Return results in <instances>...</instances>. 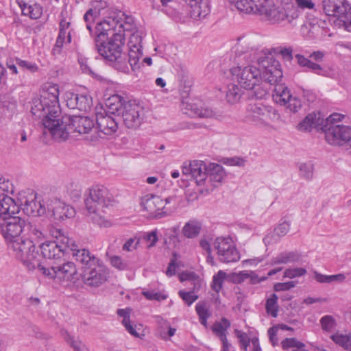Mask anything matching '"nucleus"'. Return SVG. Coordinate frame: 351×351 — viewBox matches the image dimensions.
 <instances>
[{"label": "nucleus", "instance_id": "c9c22d12", "mask_svg": "<svg viewBox=\"0 0 351 351\" xmlns=\"http://www.w3.org/2000/svg\"><path fill=\"white\" fill-rule=\"evenodd\" d=\"M344 117V114L337 112L332 113L327 118H324L322 115L321 123L324 125L323 132L325 133V136L326 135L327 129H329L332 125H337V123L341 121Z\"/></svg>", "mask_w": 351, "mask_h": 351}, {"label": "nucleus", "instance_id": "58836bf2", "mask_svg": "<svg viewBox=\"0 0 351 351\" xmlns=\"http://www.w3.org/2000/svg\"><path fill=\"white\" fill-rule=\"evenodd\" d=\"M228 90L226 92V99L228 103L235 104L238 102L241 97L242 90L234 84H230L228 85Z\"/></svg>", "mask_w": 351, "mask_h": 351}, {"label": "nucleus", "instance_id": "bf43d9fd", "mask_svg": "<svg viewBox=\"0 0 351 351\" xmlns=\"http://www.w3.org/2000/svg\"><path fill=\"white\" fill-rule=\"evenodd\" d=\"M305 68L308 69L309 71L313 72L315 74L320 75H325V71L322 68V66L311 60H309L308 63H307Z\"/></svg>", "mask_w": 351, "mask_h": 351}, {"label": "nucleus", "instance_id": "5701e85b", "mask_svg": "<svg viewBox=\"0 0 351 351\" xmlns=\"http://www.w3.org/2000/svg\"><path fill=\"white\" fill-rule=\"evenodd\" d=\"M322 114L313 112L308 114L298 125V130L302 132L311 131L312 128L323 132V125L321 123Z\"/></svg>", "mask_w": 351, "mask_h": 351}, {"label": "nucleus", "instance_id": "a878e982", "mask_svg": "<svg viewBox=\"0 0 351 351\" xmlns=\"http://www.w3.org/2000/svg\"><path fill=\"white\" fill-rule=\"evenodd\" d=\"M19 212V206L13 198L6 194L0 195V219Z\"/></svg>", "mask_w": 351, "mask_h": 351}, {"label": "nucleus", "instance_id": "774afa93", "mask_svg": "<svg viewBox=\"0 0 351 351\" xmlns=\"http://www.w3.org/2000/svg\"><path fill=\"white\" fill-rule=\"evenodd\" d=\"M295 3L300 9H313L315 3L311 0H295Z\"/></svg>", "mask_w": 351, "mask_h": 351}, {"label": "nucleus", "instance_id": "bb28decb", "mask_svg": "<svg viewBox=\"0 0 351 351\" xmlns=\"http://www.w3.org/2000/svg\"><path fill=\"white\" fill-rule=\"evenodd\" d=\"M281 79L282 77L276 83L274 84L275 87L274 90L273 98L277 104L281 106H285L291 97H293V95L290 93V90L287 86H286L284 84L280 83ZM270 84L273 85V84Z\"/></svg>", "mask_w": 351, "mask_h": 351}, {"label": "nucleus", "instance_id": "7c9ffc66", "mask_svg": "<svg viewBox=\"0 0 351 351\" xmlns=\"http://www.w3.org/2000/svg\"><path fill=\"white\" fill-rule=\"evenodd\" d=\"M70 22L66 21L65 19L61 20L60 22V29L58 36L57 37L55 45L53 48V53L54 55L60 54L61 53L62 49L64 46V40H66V36L68 34V29L70 27Z\"/></svg>", "mask_w": 351, "mask_h": 351}, {"label": "nucleus", "instance_id": "6e6552de", "mask_svg": "<svg viewBox=\"0 0 351 351\" xmlns=\"http://www.w3.org/2000/svg\"><path fill=\"white\" fill-rule=\"evenodd\" d=\"M50 111L51 108L47 105H44V101L41 98L32 100L31 113L36 118L42 119L45 128L44 134H47L46 130H47L52 137L62 136L64 135L63 132H62V134H59V132H57V126H59L60 117L58 114L51 113Z\"/></svg>", "mask_w": 351, "mask_h": 351}, {"label": "nucleus", "instance_id": "13d9d810", "mask_svg": "<svg viewBox=\"0 0 351 351\" xmlns=\"http://www.w3.org/2000/svg\"><path fill=\"white\" fill-rule=\"evenodd\" d=\"M290 225L288 222L284 221L280 223L274 230V234L278 237H283L289 231Z\"/></svg>", "mask_w": 351, "mask_h": 351}, {"label": "nucleus", "instance_id": "dca6fc26", "mask_svg": "<svg viewBox=\"0 0 351 351\" xmlns=\"http://www.w3.org/2000/svg\"><path fill=\"white\" fill-rule=\"evenodd\" d=\"M142 38L138 34H133L129 41L130 51L126 54L127 64L129 63L132 71L139 68V59L143 55L142 52ZM128 69L127 66L126 71Z\"/></svg>", "mask_w": 351, "mask_h": 351}, {"label": "nucleus", "instance_id": "cd10ccee", "mask_svg": "<svg viewBox=\"0 0 351 351\" xmlns=\"http://www.w3.org/2000/svg\"><path fill=\"white\" fill-rule=\"evenodd\" d=\"M22 14L32 19H39L43 14V8L38 3L29 4L24 0H17Z\"/></svg>", "mask_w": 351, "mask_h": 351}, {"label": "nucleus", "instance_id": "603ef678", "mask_svg": "<svg viewBox=\"0 0 351 351\" xmlns=\"http://www.w3.org/2000/svg\"><path fill=\"white\" fill-rule=\"evenodd\" d=\"M180 297L188 304L191 305L195 300L198 299V295L192 291H184L182 290L178 292Z\"/></svg>", "mask_w": 351, "mask_h": 351}, {"label": "nucleus", "instance_id": "680f3d73", "mask_svg": "<svg viewBox=\"0 0 351 351\" xmlns=\"http://www.w3.org/2000/svg\"><path fill=\"white\" fill-rule=\"evenodd\" d=\"M235 332L237 337L239 339L241 347L243 348L245 350H247L250 344V339L247 335L245 332H243L238 330H236Z\"/></svg>", "mask_w": 351, "mask_h": 351}, {"label": "nucleus", "instance_id": "79ce46f5", "mask_svg": "<svg viewBox=\"0 0 351 351\" xmlns=\"http://www.w3.org/2000/svg\"><path fill=\"white\" fill-rule=\"evenodd\" d=\"M278 295L273 293L266 301L265 308L267 313L270 314L273 317L278 315V306L277 305Z\"/></svg>", "mask_w": 351, "mask_h": 351}, {"label": "nucleus", "instance_id": "412c9836", "mask_svg": "<svg viewBox=\"0 0 351 351\" xmlns=\"http://www.w3.org/2000/svg\"><path fill=\"white\" fill-rule=\"evenodd\" d=\"M48 210L51 211L54 219L58 221L72 218L75 215L74 208L59 200H56L53 205L48 206Z\"/></svg>", "mask_w": 351, "mask_h": 351}, {"label": "nucleus", "instance_id": "f704fd0d", "mask_svg": "<svg viewBox=\"0 0 351 351\" xmlns=\"http://www.w3.org/2000/svg\"><path fill=\"white\" fill-rule=\"evenodd\" d=\"M25 234L29 237L28 239L32 241L40 239L44 237V234L41 230V228L36 225L33 224L31 222H27L25 227L24 228Z\"/></svg>", "mask_w": 351, "mask_h": 351}, {"label": "nucleus", "instance_id": "ea45409f", "mask_svg": "<svg viewBox=\"0 0 351 351\" xmlns=\"http://www.w3.org/2000/svg\"><path fill=\"white\" fill-rule=\"evenodd\" d=\"M195 311L199 316L201 324L207 327V319L210 316V313L207 304L203 302H198L195 306Z\"/></svg>", "mask_w": 351, "mask_h": 351}, {"label": "nucleus", "instance_id": "338daca9", "mask_svg": "<svg viewBox=\"0 0 351 351\" xmlns=\"http://www.w3.org/2000/svg\"><path fill=\"white\" fill-rule=\"evenodd\" d=\"M257 88H254V90L253 92V97L257 99H262L265 98V97L268 95V92L266 88L257 86Z\"/></svg>", "mask_w": 351, "mask_h": 351}, {"label": "nucleus", "instance_id": "ddd939ff", "mask_svg": "<svg viewBox=\"0 0 351 351\" xmlns=\"http://www.w3.org/2000/svg\"><path fill=\"white\" fill-rule=\"evenodd\" d=\"M17 200L19 210L21 209L27 216H41L46 213L45 206L40 200H37L36 194L33 192L27 194L25 192L20 193Z\"/></svg>", "mask_w": 351, "mask_h": 351}, {"label": "nucleus", "instance_id": "69168bd1", "mask_svg": "<svg viewBox=\"0 0 351 351\" xmlns=\"http://www.w3.org/2000/svg\"><path fill=\"white\" fill-rule=\"evenodd\" d=\"M298 341L295 338H285L281 342L282 348L284 350H287L289 348H293V350L296 347Z\"/></svg>", "mask_w": 351, "mask_h": 351}, {"label": "nucleus", "instance_id": "3c124183", "mask_svg": "<svg viewBox=\"0 0 351 351\" xmlns=\"http://www.w3.org/2000/svg\"><path fill=\"white\" fill-rule=\"evenodd\" d=\"M98 12L95 9L90 8L84 15V20L86 23V28L91 32V24L94 22Z\"/></svg>", "mask_w": 351, "mask_h": 351}, {"label": "nucleus", "instance_id": "c03bdc74", "mask_svg": "<svg viewBox=\"0 0 351 351\" xmlns=\"http://www.w3.org/2000/svg\"><path fill=\"white\" fill-rule=\"evenodd\" d=\"M320 324L323 330L331 332L336 326V320L332 315H324L320 319Z\"/></svg>", "mask_w": 351, "mask_h": 351}, {"label": "nucleus", "instance_id": "6ab92c4d", "mask_svg": "<svg viewBox=\"0 0 351 351\" xmlns=\"http://www.w3.org/2000/svg\"><path fill=\"white\" fill-rule=\"evenodd\" d=\"M66 104L70 109L87 112L93 105L92 97L84 94L67 93L66 94Z\"/></svg>", "mask_w": 351, "mask_h": 351}, {"label": "nucleus", "instance_id": "f3484780", "mask_svg": "<svg viewBox=\"0 0 351 351\" xmlns=\"http://www.w3.org/2000/svg\"><path fill=\"white\" fill-rule=\"evenodd\" d=\"M326 139L331 145L339 144L341 142H345L348 145L351 140V127L337 125H332L327 129Z\"/></svg>", "mask_w": 351, "mask_h": 351}, {"label": "nucleus", "instance_id": "6e6d98bb", "mask_svg": "<svg viewBox=\"0 0 351 351\" xmlns=\"http://www.w3.org/2000/svg\"><path fill=\"white\" fill-rule=\"evenodd\" d=\"M111 265L119 270H124L127 267V263L124 262L119 256H112L110 257Z\"/></svg>", "mask_w": 351, "mask_h": 351}, {"label": "nucleus", "instance_id": "e433bc0d", "mask_svg": "<svg viewBox=\"0 0 351 351\" xmlns=\"http://www.w3.org/2000/svg\"><path fill=\"white\" fill-rule=\"evenodd\" d=\"M330 339L346 350L351 351V333L348 335L336 333L331 335Z\"/></svg>", "mask_w": 351, "mask_h": 351}, {"label": "nucleus", "instance_id": "a19ab883", "mask_svg": "<svg viewBox=\"0 0 351 351\" xmlns=\"http://www.w3.org/2000/svg\"><path fill=\"white\" fill-rule=\"evenodd\" d=\"M300 176L306 180H310L313 176V164L311 162L300 163L298 166Z\"/></svg>", "mask_w": 351, "mask_h": 351}, {"label": "nucleus", "instance_id": "864d4df0", "mask_svg": "<svg viewBox=\"0 0 351 351\" xmlns=\"http://www.w3.org/2000/svg\"><path fill=\"white\" fill-rule=\"evenodd\" d=\"M274 50L275 53H280L285 60L291 61L293 58V50L291 47H277Z\"/></svg>", "mask_w": 351, "mask_h": 351}, {"label": "nucleus", "instance_id": "a18cd8bd", "mask_svg": "<svg viewBox=\"0 0 351 351\" xmlns=\"http://www.w3.org/2000/svg\"><path fill=\"white\" fill-rule=\"evenodd\" d=\"M15 62L20 69L23 71L27 70L30 73H35L38 70V65L32 62L23 60L20 58H16Z\"/></svg>", "mask_w": 351, "mask_h": 351}, {"label": "nucleus", "instance_id": "4be33fe9", "mask_svg": "<svg viewBox=\"0 0 351 351\" xmlns=\"http://www.w3.org/2000/svg\"><path fill=\"white\" fill-rule=\"evenodd\" d=\"M43 256L48 259H60L64 256L58 241H45L40 245Z\"/></svg>", "mask_w": 351, "mask_h": 351}, {"label": "nucleus", "instance_id": "423d86ee", "mask_svg": "<svg viewBox=\"0 0 351 351\" xmlns=\"http://www.w3.org/2000/svg\"><path fill=\"white\" fill-rule=\"evenodd\" d=\"M141 205L152 217L161 219L173 213L178 202L175 195L163 199L158 195H147L143 197Z\"/></svg>", "mask_w": 351, "mask_h": 351}, {"label": "nucleus", "instance_id": "a211bd4d", "mask_svg": "<svg viewBox=\"0 0 351 351\" xmlns=\"http://www.w3.org/2000/svg\"><path fill=\"white\" fill-rule=\"evenodd\" d=\"M208 165L202 160L191 162L189 166L182 167V173L191 175L197 185H204L207 179Z\"/></svg>", "mask_w": 351, "mask_h": 351}, {"label": "nucleus", "instance_id": "f03ea898", "mask_svg": "<svg viewBox=\"0 0 351 351\" xmlns=\"http://www.w3.org/2000/svg\"><path fill=\"white\" fill-rule=\"evenodd\" d=\"M124 25L114 19L97 24L95 36L98 53L117 70L125 72L126 53H123L125 44Z\"/></svg>", "mask_w": 351, "mask_h": 351}, {"label": "nucleus", "instance_id": "393cba45", "mask_svg": "<svg viewBox=\"0 0 351 351\" xmlns=\"http://www.w3.org/2000/svg\"><path fill=\"white\" fill-rule=\"evenodd\" d=\"M72 254L75 261L81 264L82 271H84L86 267L92 266V265L101 261L97 257L92 255L89 250L84 248L77 249Z\"/></svg>", "mask_w": 351, "mask_h": 351}, {"label": "nucleus", "instance_id": "8fccbe9b", "mask_svg": "<svg viewBox=\"0 0 351 351\" xmlns=\"http://www.w3.org/2000/svg\"><path fill=\"white\" fill-rule=\"evenodd\" d=\"M195 113L201 118H213L217 116V113L209 107L197 108Z\"/></svg>", "mask_w": 351, "mask_h": 351}, {"label": "nucleus", "instance_id": "9d476101", "mask_svg": "<svg viewBox=\"0 0 351 351\" xmlns=\"http://www.w3.org/2000/svg\"><path fill=\"white\" fill-rule=\"evenodd\" d=\"M322 7L326 15L337 18L336 25L346 30L351 19V6L347 0H322Z\"/></svg>", "mask_w": 351, "mask_h": 351}, {"label": "nucleus", "instance_id": "f257e3e1", "mask_svg": "<svg viewBox=\"0 0 351 351\" xmlns=\"http://www.w3.org/2000/svg\"><path fill=\"white\" fill-rule=\"evenodd\" d=\"M251 40H245L236 47L237 66L230 73L241 88L252 90L262 80L276 83L282 77L280 62L270 56L269 49L258 50Z\"/></svg>", "mask_w": 351, "mask_h": 351}, {"label": "nucleus", "instance_id": "39448f33", "mask_svg": "<svg viewBox=\"0 0 351 351\" xmlns=\"http://www.w3.org/2000/svg\"><path fill=\"white\" fill-rule=\"evenodd\" d=\"M108 113L121 116L128 128H138L143 119V108L135 101H126L118 95L111 96L106 102Z\"/></svg>", "mask_w": 351, "mask_h": 351}, {"label": "nucleus", "instance_id": "de8ad7c7", "mask_svg": "<svg viewBox=\"0 0 351 351\" xmlns=\"http://www.w3.org/2000/svg\"><path fill=\"white\" fill-rule=\"evenodd\" d=\"M285 106L289 112L295 113L301 109L302 104L301 100L298 97L293 96Z\"/></svg>", "mask_w": 351, "mask_h": 351}, {"label": "nucleus", "instance_id": "0e129e2a", "mask_svg": "<svg viewBox=\"0 0 351 351\" xmlns=\"http://www.w3.org/2000/svg\"><path fill=\"white\" fill-rule=\"evenodd\" d=\"M143 295L149 300L160 301L166 298L165 295H162L160 293L150 291H143Z\"/></svg>", "mask_w": 351, "mask_h": 351}, {"label": "nucleus", "instance_id": "7ed1b4c3", "mask_svg": "<svg viewBox=\"0 0 351 351\" xmlns=\"http://www.w3.org/2000/svg\"><path fill=\"white\" fill-rule=\"evenodd\" d=\"M235 6L241 12L260 15L270 24L279 23L286 19L290 23L298 16L295 11L289 15L283 8L276 5L274 0H237Z\"/></svg>", "mask_w": 351, "mask_h": 351}, {"label": "nucleus", "instance_id": "4d7b16f0", "mask_svg": "<svg viewBox=\"0 0 351 351\" xmlns=\"http://www.w3.org/2000/svg\"><path fill=\"white\" fill-rule=\"evenodd\" d=\"M295 287V282L293 281L278 282L274 285V289L275 291H288Z\"/></svg>", "mask_w": 351, "mask_h": 351}, {"label": "nucleus", "instance_id": "c756f323", "mask_svg": "<svg viewBox=\"0 0 351 351\" xmlns=\"http://www.w3.org/2000/svg\"><path fill=\"white\" fill-rule=\"evenodd\" d=\"M226 176V171L221 165L217 163H210L208 165L207 178H208L209 182L213 186H216V184L221 182Z\"/></svg>", "mask_w": 351, "mask_h": 351}, {"label": "nucleus", "instance_id": "b1692460", "mask_svg": "<svg viewBox=\"0 0 351 351\" xmlns=\"http://www.w3.org/2000/svg\"><path fill=\"white\" fill-rule=\"evenodd\" d=\"M54 270L51 275L56 276L60 279L71 280L73 276L77 274V269L73 262H66L62 264L53 265Z\"/></svg>", "mask_w": 351, "mask_h": 351}, {"label": "nucleus", "instance_id": "0eeeda50", "mask_svg": "<svg viewBox=\"0 0 351 351\" xmlns=\"http://www.w3.org/2000/svg\"><path fill=\"white\" fill-rule=\"evenodd\" d=\"M95 128V121L93 119L85 116H69L60 117L59 126H57V132L62 134L63 132L64 135L60 137H53V138L64 141L71 132H77L79 134H88Z\"/></svg>", "mask_w": 351, "mask_h": 351}, {"label": "nucleus", "instance_id": "f8f14e48", "mask_svg": "<svg viewBox=\"0 0 351 351\" xmlns=\"http://www.w3.org/2000/svg\"><path fill=\"white\" fill-rule=\"evenodd\" d=\"M108 276V269L102 261L92 265V266L86 267L82 271V282L90 287H100L107 281Z\"/></svg>", "mask_w": 351, "mask_h": 351}, {"label": "nucleus", "instance_id": "c85d7f7f", "mask_svg": "<svg viewBox=\"0 0 351 351\" xmlns=\"http://www.w3.org/2000/svg\"><path fill=\"white\" fill-rule=\"evenodd\" d=\"M301 254L295 252H282L271 259V265L295 263L300 261Z\"/></svg>", "mask_w": 351, "mask_h": 351}, {"label": "nucleus", "instance_id": "e2e57ef3", "mask_svg": "<svg viewBox=\"0 0 351 351\" xmlns=\"http://www.w3.org/2000/svg\"><path fill=\"white\" fill-rule=\"evenodd\" d=\"M177 259V254L176 252L173 253V258L171 259L170 263L167 267L166 274L168 276H172L176 274V269L177 267L176 264Z\"/></svg>", "mask_w": 351, "mask_h": 351}, {"label": "nucleus", "instance_id": "4468645a", "mask_svg": "<svg viewBox=\"0 0 351 351\" xmlns=\"http://www.w3.org/2000/svg\"><path fill=\"white\" fill-rule=\"evenodd\" d=\"M214 246L217 250L220 261L229 263L237 262L240 259V254L230 237H217L214 242Z\"/></svg>", "mask_w": 351, "mask_h": 351}, {"label": "nucleus", "instance_id": "49530a36", "mask_svg": "<svg viewBox=\"0 0 351 351\" xmlns=\"http://www.w3.org/2000/svg\"><path fill=\"white\" fill-rule=\"evenodd\" d=\"M60 246L61 247L62 250H64V254L67 252L69 250H71L73 252H74L77 249V245L75 244L74 241L66 235L63 237L62 239L61 240Z\"/></svg>", "mask_w": 351, "mask_h": 351}, {"label": "nucleus", "instance_id": "72a5a7b5", "mask_svg": "<svg viewBox=\"0 0 351 351\" xmlns=\"http://www.w3.org/2000/svg\"><path fill=\"white\" fill-rule=\"evenodd\" d=\"M61 333L65 341L72 348L73 351H88V349L82 341L71 336L66 330H62Z\"/></svg>", "mask_w": 351, "mask_h": 351}, {"label": "nucleus", "instance_id": "aec40b11", "mask_svg": "<svg viewBox=\"0 0 351 351\" xmlns=\"http://www.w3.org/2000/svg\"><path fill=\"white\" fill-rule=\"evenodd\" d=\"M96 123L99 136L101 134L105 135H112L115 133L118 129V123L114 117L108 113H98L96 115Z\"/></svg>", "mask_w": 351, "mask_h": 351}, {"label": "nucleus", "instance_id": "20e7f679", "mask_svg": "<svg viewBox=\"0 0 351 351\" xmlns=\"http://www.w3.org/2000/svg\"><path fill=\"white\" fill-rule=\"evenodd\" d=\"M87 216L95 224L100 227H108L110 222L104 215L116 203L107 188L96 185L88 189L84 199Z\"/></svg>", "mask_w": 351, "mask_h": 351}, {"label": "nucleus", "instance_id": "2eb2a0df", "mask_svg": "<svg viewBox=\"0 0 351 351\" xmlns=\"http://www.w3.org/2000/svg\"><path fill=\"white\" fill-rule=\"evenodd\" d=\"M59 94V86L57 84H49L43 88L40 98L44 101V105H47L51 108V113L61 117Z\"/></svg>", "mask_w": 351, "mask_h": 351}, {"label": "nucleus", "instance_id": "473e14b6", "mask_svg": "<svg viewBox=\"0 0 351 351\" xmlns=\"http://www.w3.org/2000/svg\"><path fill=\"white\" fill-rule=\"evenodd\" d=\"M201 230V225L196 221H189L186 222L183 228L182 234L189 239H193L197 237Z\"/></svg>", "mask_w": 351, "mask_h": 351}, {"label": "nucleus", "instance_id": "4c0bfd02", "mask_svg": "<svg viewBox=\"0 0 351 351\" xmlns=\"http://www.w3.org/2000/svg\"><path fill=\"white\" fill-rule=\"evenodd\" d=\"M267 106L262 104H250L247 110L252 116L257 120L265 121V113L267 112Z\"/></svg>", "mask_w": 351, "mask_h": 351}, {"label": "nucleus", "instance_id": "052dcab7", "mask_svg": "<svg viewBox=\"0 0 351 351\" xmlns=\"http://www.w3.org/2000/svg\"><path fill=\"white\" fill-rule=\"evenodd\" d=\"M280 118V116L278 111L271 106H267V112L265 113V120L278 121Z\"/></svg>", "mask_w": 351, "mask_h": 351}, {"label": "nucleus", "instance_id": "2f4dec72", "mask_svg": "<svg viewBox=\"0 0 351 351\" xmlns=\"http://www.w3.org/2000/svg\"><path fill=\"white\" fill-rule=\"evenodd\" d=\"M230 322L226 317H223L221 322H216L212 326L213 332L220 339H226V330L230 327Z\"/></svg>", "mask_w": 351, "mask_h": 351}, {"label": "nucleus", "instance_id": "5fc2aeb1", "mask_svg": "<svg viewBox=\"0 0 351 351\" xmlns=\"http://www.w3.org/2000/svg\"><path fill=\"white\" fill-rule=\"evenodd\" d=\"M0 189L4 192L13 194L14 185L8 179H5L2 176H0Z\"/></svg>", "mask_w": 351, "mask_h": 351}, {"label": "nucleus", "instance_id": "1a4fd4ad", "mask_svg": "<svg viewBox=\"0 0 351 351\" xmlns=\"http://www.w3.org/2000/svg\"><path fill=\"white\" fill-rule=\"evenodd\" d=\"M8 245L14 252L16 258L21 261L29 270H34L35 266L38 265V254L33 241L20 237Z\"/></svg>", "mask_w": 351, "mask_h": 351}, {"label": "nucleus", "instance_id": "9b49d317", "mask_svg": "<svg viewBox=\"0 0 351 351\" xmlns=\"http://www.w3.org/2000/svg\"><path fill=\"white\" fill-rule=\"evenodd\" d=\"M13 215L9 214L0 219L1 231L7 244L19 239L26 225L24 219Z\"/></svg>", "mask_w": 351, "mask_h": 351}, {"label": "nucleus", "instance_id": "37998d69", "mask_svg": "<svg viewBox=\"0 0 351 351\" xmlns=\"http://www.w3.org/2000/svg\"><path fill=\"white\" fill-rule=\"evenodd\" d=\"M226 277V273L222 270H219L213 276L211 287L215 292L219 293L221 291Z\"/></svg>", "mask_w": 351, "mask_h": 351}, {"label": "nucleus", "instance_id": "09e8293b", "mask_svg": "<svg viewBox=\"0 0 351 351\" xmlns=\"http://www.w3.org/2000/svg\"><path fill=\"white\" fill-rule=\"evenodd\" d=\"M306 274V270L304 268H289L287 269L284 272V277L289 278H294L300 277Z\"/></svg>", "mask_w": 351, "mask_h": 351}]
</instances>
